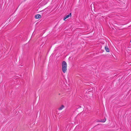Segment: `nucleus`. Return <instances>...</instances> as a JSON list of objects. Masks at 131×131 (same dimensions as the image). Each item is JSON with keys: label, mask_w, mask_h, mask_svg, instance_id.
<instances>
[{"label": "nucleus", "mask_w": 131, "mask_h": 131, "mask_svg": "<svg viewBox=\"0 0 131 131\" xmlns=\"http://www.w3.org/2000/svg\"><path fill=\"white\" fill-rule=\"evenodd\" d=\"M81 106H80L79 108H81Z\"/></svg>", "instance_id": "obj_8"}, {"label": "nucleus", "mask_w": 131, "mask_h": 131, "mask_svg": "<svg viewBox=\"0 0 131 131\" xmlns=\"http://www.w3.org/2000/svg\"><path fill=\"white\" fill-rule=\"evenodd\" d=\"M102 120H103V122H104L106 121V118H104V119H102Z\"/></svg>", "instance_id": "obj_6"}, {"label": "nucleus", "mask_w": 131, "mask_h": 131, "mask_svg": "<svg viewBox=\"0 0 131 131\" xmlns=\"http://www.w3.org/2000/svg\"><path fill=\"white\" fill-rule=\"evenodd\" d=\"M98 122H103V120L102 119L100 121H98Z\"/></svg>", "instance_id": "obj_7"}, {"label": "nucleus", "mask_w": 131, "mask_h": 131, "mask_svg": "<svg viewBox=\"0 0 131 131\" xmlns=\"http://www.w3.org/2000/svg\"><path fill=\"white\" fill-rule=\"evenodd\" d=\"M62 70L63 72L64 73L66 72L67 70V64L66 62L64 61H63L62 63Z\"/></svg>", "instance_id": "obj_1"}, {"label": "nucleus", "mask_w": 131, "mask_h": 131, "mask_svg": "<svg viewBox=\"0 0 131 131\" xmlns=\"http://www.w3.org/2000/svg\"><path fill=\"white\" fill-rule=\"evenodd\" d=\"M71 16V13H70L69 15H66L63 18V20H65L69 18V16Z\"/></svg>", "instance_id": "obj_2"}, {"label": "nucleus", "mask_w": 131, "mask_h": 131, "mask_svg": "<svg viewBox=\"0 0 131 131\" xmlns=\"http://www.w3.org/2000/svg\"><path fill=\"white\" fill-rule=\"evenodd\" d=\"M100 121L99 120H98L97 121V122H98V121Z\"/></svg>", "instance_id": "obj_9"}, {"label": "nucleus", "mask_w": 131, "mask_h": 131, "mask_svg": "<svg viewBox=\"0 0 131 131\" xmlns=\"http://www.w3.org/2000/svg\"><path fill=\"white\" fill-rule=\"evenodd\" d=\"M105 49L106 52H110L109 49L107 46H105Z\"/></svg>", "instance_id": "obj_4"}, {"label": "nucleus", "mask_w": 131, "mask_h": 131, "mask_svg": "<svg viewBox=\"0 0 131 131\" xmlns=\"http://www.w3.org/2000/svg\"><path fill=\"white\" fill-rule=\"evenodd\" d=\"M64 107V106L63 105H62V106L60 107L58 109L59 110H61Z\"/></svg>", "instance_id": "obj_5"}, {"label": "nucleus", "mask_w": 131, "mask_h": 131, "mask_svg": "<svg viewBox=\"0 0 131 131\" xmlns=\"http://www.w3.org/2000/svg\"><path fill=\"white\" fill-rule=\"evenodd\" d=\"M41 17V16L40 14H37L35 16V18L37 19L40 18Z\"/></svg>", "instance_id": "obj_3"}]
</instances>
